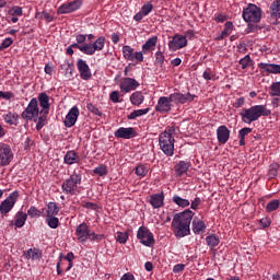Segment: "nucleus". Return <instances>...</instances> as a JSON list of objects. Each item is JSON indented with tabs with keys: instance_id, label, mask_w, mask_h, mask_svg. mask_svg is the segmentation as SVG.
Returning a JSON list of instances; mask_svg holds the SVG:
<instances>
[{
	"instance_id": "1",
	"label": "nucleus",
	"mask_w": 280,
	"mask_h": 280,
	"mask_svg": "<svg viewBox=\"0 0 280 280\" xmlns=\"http://www.w3.org/2000/svg\"><path fill=\"white\" fill-rule=\"evenodd\" d=\"M194 211L187 209L176 213L172 221L175 237H187L191 233V220H194Z\"/></svg>"
},
{
	"instance_id": "2",
	"label": "nucleus",
	"mask_w": 280,
	"mask_h": 280,
	"mask_svg": "<svg viewBox=\"0 0 280 280\" xmlns=\"http://www.w3.org/2000/svg\"><path fill=\"white\" fill-rule=\"evenodd\" d=\"M268 115H270V110L265 105H254L241 112V118L244 124H253L259 117H268Z\"/></svg>"
},
{
	"instance_id": "3",
	"label": "nucleus",
	"mask_w": 280,
	"mask_h": 280,
	"mask_svg": "<svg viewBox=\"0 0 280 280\" xmlns=\"http://www.w3.org/2000/svg\"><path fill=\"white\" fill-rule=\"evenodd\" d=\"M176 132V129L174 127L168 128L164 132H161L159 136V145L162 150L163 154L166 156H174V133Z\"/></svg>"
},
{
	"instance_id": "4",
	"label": "nucleus",
	"mask_w": 280,
	"mask_h": 280,
	"mask_svg": "<svg viewBox=\"0 0 280 280\" xmlns=\"http://www.w3.org/2000/svg\"><path fill=\"white\" fill-rule=\"evenodd\" d=\"M75 235L82 244L88 240H90V242H102V240H104V234H95V232H91L86 223H81L77 226Z\"/></svg>"
},
{
	"instance_id": "5",
	"label": "nucleus",
	"mask_w": 280,
	"mask_h": 280,
	"mask_svg": "<svg viewBox=\"0 0 280 280\" xmlns=\"http://www.w3.org/2000/svg\"><path fill=\"white\" fill-rule=\"evenodd\" d=\"M81 183L82 176L78 173H74L63 182L61 189L63 194H70V196H75V194H80L78 185H80Z\"/></svg>"
},
{
	"instance_id": "6",
	"label": "nucleus",
	"mask_w": 280,
	"mask_h": 280,
	"mask_svg": "<svg viewBox=\"0 0 280 280\" xmlns=\"http://www.w3.org/2000/svg\"><path fill=\"white\" fill-rule=\"evenodd\" d=\"M243 19L245 23H259L261 21V8L256 4H248L243 10Z\"/></svg>"
},
{
	"instance_id": "7",
	"label": "nucleus",
	"mask_w": 280,
	"mask_h": 280,
	"mask_svg": "<svg viewBox=\"0 0 280 280\" xmlns=\"http://www.w3.org/2000/svg\"><path fill=\"white\" fill-rule=\"evenodd\" d=\"M106 46V37L100 36L93 44H85V47H81L80 51L85 56H93L95 51H102Z\"/></svg>"
},
{
	"instance_id": "8",
	"label": "nucleus",
	"mask_w": 280,
	"mask_h": 280,
	"mask_svg": "<svg viewBox=\"0 0 280 280\" xmlns=\"http://www.w3.org/2000/svg\"><path fill=\"white\" fill-rule=\"evenodd\" d=\"M137 237L142 246H147L148 248L154 246V234H152L148 228L140 226L137 232Z\"/></svg>"
},
{
	"instance_id": "9",
	"label": "nucleus",
	"mask_w": 280,
	"mask_h": 280,
	"mask_svg": "<svg viewBox=\"0 0 280 280\" xmlns=\"http://www.w3.org/2000/svg\"><path fill=\"white\" fill-rule=\"evenodd\" d=\"M39 115L40 110L38 109V101L36 98H32L25 110L22 113V118L32 121Z\"/></svg>"
},
{
	"instance_id": "10",
	"label": "nucleus",
	"mask_w": 280,
	"mask_h": 280,
	"mask_svg": "<svg viewBox=\"0 0 280 280\" xmlns=\"http://www.w3.org/2000/svg\"><path fill=\"white\" fill-rule=\"evenodd\" d=\"M16 200H19V191L11 192L7 199L0 203V213L2 215L10 213L12 209H14V205H16Z\"/></svg>"
},
{
	"instance_id": "11",
	"label": "nucleus",
	"mask_w": 280,
	"mask_h": 280,
	"mask_svg": "<svg viewBox=\"0 0 280 280\" xmlns=\"http://www.w3.org/2000/svg\"><path fill=\"white\" fill-rule=\"evenodd\" d=\"M12 159H14V153L12 152V148L9 144L0 143V165L1 167H5L12 163Z\"/></svg>"
},
{
	"instance_id": "12",
	"label": "nucleus",
	"mask_w": 280,
	"mask_h": 280,
	"mask_svg": "<svg viewBox=\"0 0 280 280\" xmlns=\"http://www.w3.org/2000/svg\"><path fill=\"white\" fill-rule=\"evenodd\" d=\"M82 7V1L81 0H74L70 2H66L61 4L58 8V14H71V12H75V10H80Z\"/></svg>"
},
{
	"instance_id": "13",
	"label": "nucleus",
	"mask_w": 280,
	"mask_h": 280,
	"mask_svg": "<svg viewBox=\"0 0 280 280\" xmlns=\"http://www.w3.org/2000/svg\"><path fill=\"white\" fill-rule=\"evenodd\" d=\"M183 47H187V37L176 34L172 40L168 42V48L171 51H178V49H183Z\"/></svg>"
},
{
	"instance_id": "14",
	"label": "nucleus",
	"mask_w": 280,
	"mask_h": 280,
	"mask_svg": "<svg viewBox=\"0 0 280 280\" xmlns=\"http://www.w3.org/2000/svg\"><path fill=\"white\" fill-rule=\"evenodd\" d=\"M137 89H139V83L137 82V80H135L132 78H125L120 82L121 93H130L132 91H137Z\"/></svg>"
},
{
	"instance_id": "15",
	"label": "nucleus",
	"mask_w": 280,
	"mask_h": 280,
	"mask_svg": "<svg viewBox=\"0 0 280 280\" xmlns=\"http://www.w3.org/2000/svg\"><path fill=\"white\" fill-rule=\"evenodd\" d=\"M155 110L158 113H170L172 110V98L171 96H162L159 98L158 104L155 106Z\"/></svg>"
},
{
	"instance_id": "16",
	"label": "nucleus",
	"mask_w": 280,
	"mask_h": 280,
	"mask_svg": "<svg viewBox=\"0 0 280 280\" xmlns=\"http://www.w3.org/2000/svg\"><path fill=\"white\" fill-rule=\"evenodd\" d=\"M77 68L80 73L81 80H91V68L89 67V63H86L85 60L79 59L77 62Z\"/></svg>"
},
{
	"instance_id": "17",
	"label": "nucleus",
	"mask_w": 280,
	"mask_h": 280,
	"mask_svg": "<svg viewBox=\"0 0 280 280\" xmlns=\"http://www.w3.org/2000/svg\"><path fill=\"white\" fill-rule=\"evenodd\" d=\"M78 117H80V109L77 106H73L67 114L65 118V126L67 128H72L75 126V121H78Z\"/></svg>"
},
{
	"instance_id": "18",
	"label": "nucleus",
	"mask_w": 280,
	"mask_h": 280,
	"mask_svg": "<svg viewBox=\"0 0 280 280\" xmlns=\"http://www.w3.org/2000/svg\"><path fill=\"white\" fill-rule=\"evenodd\" d=\"M171 102L173 104H187V102H194V98L196 95L188 94H182V93H173L170 95Z\"/></svg>"
},
{
	"instance_id": "19",
	"label": "nucleus",
	"mask_w": 280,
	"mask_h": 280,
	"mask_svg": "<svg viewBox=\"0 0 280 280\" xmlns=\"http://www.w3.org/2000/svg\"><path fill=\"white\" fill-rule=\"evenodd\" d=\"M152 10H154V4H152V2H147L141 7L140 12L136 13L133 16V21H142L143 16H148V14H150L152 12Z\"/></svg>"
},
{
	"instance_id": "20",
	"label": "nucleus",
	"mask_w": 280,
	"mask_h": 280,
	"mask_svg": "<svg viewBox=\"0 0 280 280\" xmlns=\"http://www.w3.org/2000/svg\"><path fill=\"white\" fill-rule=\"evenodd\" d=\"M114 136L117 139H132L135 137V128L120 127L115 131Z\"/></svg>"
},
{
	"instance_id": "21",
	"label": "nucleus",
	"mask_w": 280,
	"mask_h": 280,
	"mask_svg": "<svg viewBox=\"0 0 280 280\" xmlns=\"http://www.w3.org/2000/svg\"><path fill=\"white\" fill-rule=\"evenodd\" d=\"M217 137H218L219 143L224 144L226 143V141H229V138L231 137V131L226 126H220L217 129Z\"/></svg>"
},
{
	"instance_id": "22",
	"label": "nucleus",
	"mask_w": 280,
	"mask_h": 280,
	"mask_svg": "<svg viewBox=\"0 0 280 280\" xmlns=\"http://www.w3.org/2000/svg\"><path fill=\"white\" fill-rule=\"evenodd\" d=\"M164 200L165 196H163V194H154L151 195L149 198V202L153 207V209H161V207H163Z\"/></svg>"
},
{
	"instance_id": "23",
	"label": "nucleus",
	"mask_w": 280,
	"mask_h": 280,
	"mask_svg": "<svg viewBox=\"0 0 280 280\" xmlns=\"http://www.w3.org/2000/svg\"><path fill=\"white\" fill-rule=\"evenodd\" d=\"M39 105L43 107L40 115H49V96L46 93L38 95Z\"/></svg>"
},
{
	"instance_id": "24",
	"label": "nucleus",
	"mask_w": 280,
	"mask_h": 280,
	"mask_svg": "<svg viewBox=\"0 0 280 280\" xmlns=\"http://www.w3.org/2000/svg\"><path fill=\"white\" fill-rule=\"evenodd\" d=\"M60 211V208H58V205L56 202H49L47 207L44 208V215L45 218H52L58 215Z\"/></svg>"
},
{
	"instance_id": "25",
	"label": "nucleus",
	"mask_w": 280,
	"mask_h": 280,
	"mask_svg": "<svg viewBox=\"0 0 280 280\" xmlns=\"http://www.w3.org/2000/svg\"><path fill=\"white\" fill-rule=\"evenodd\" d=\"M205 231H207V224H205L198 217H195L192 220V232L196 235H200V233H205Z\"/></svg>"
},
{
	"instance_id": "26",
	"label": "nucleus",
	"mask_w": 280,
	"mask_h": 280,
	"mask_svg": "<svg viewBox=\"0 0 280 280\" xmlns=\"http://www.w3.org/2000/svg\"><path fill=\"white\" fill-rule=\"evenodd\" d=\"M66 165H74V163H80V155L75 151H68L63 158Z\"/></svg>"
},
{
	"instance_id": "27",
	"label": "nucleus",
	"mask_w": 280,
	"mask_h": 280,
	"mask_svg": "<svg viewBox=\"0 0 280 280\" xmlns=\"http://www.w3.org/2000/svg\"><path fill=\"white\" fill-rule=\"evenodd\" d=\"M259 69L262 71H266L267 73H280V65H275V63H259L258 65Z\"/></svg>"
},
{
	"instance_id": "28",
	"label": "nucleus",
	"mask_w": 280,
	"mask_h": 280,
	"mask_svg": "<svg viewBox=\"0 0 280 280\" xmlns=\"http://www.w3.org/2000/svg\"><path fill=\"white\" fill-rule=\"evenodd\" d=\"M130 103L133 105V106H141V104H143L145 97L143 96V93L142 92H133L130 97Z\"/></svg>"
},
{
	"instance_id": "29",
	"label": "nucleus",
	"mask_w": 280,
	"mask_h": 280,
	"mask_svg": "<svg viewBox=\"0 0 280 280\" xmlns=\"http://www.w3.org/2000/svg\"><path fill=\"white\" fill-rule=\"evenodd\" d=\"M191 167V163L187 161H180L176 166H175V172L177 176H183V174H187V170Z\"/></svg>"
},
{
	"instance_id": "30",
	"label": "nucleus",
	"mask_w": 280,
	"mask_h": 280,
	"mask_svg": "<svg viewBox=\"0 0 280 280\" xmlns=\"http://www.w3.org/2000/svg\"><path fill=\"white\" fill-rule=\"evenodd\" d=\"M25 222H27V213H24L23 211H19L15 214V222L14 225L18 229H23V226H25Z\"/></svg>"
},
{
	"instance_id": "31",
	"label": "nucleus",
	"mask_w": 280,
	"mask_h": 280,
	"mask_svg": "<svg viewBox=\"0 0 280 280\" xmlns=\"http://www.w3.org/2000/svg\"><path fill=\"white\" fill-rule=\"evenodd\" d=\"M158 40H159V37H156V36L150 37L145 42V44L142 46V51L144 54H148V51H153L154 47H156Z\"/></svg>"
},
{
	"instance_id": "32",
	"label": "nucleus",
	"mask_w": 280,
	"mask_h": 280,
	"mask_svg": "<svg viewBox=\"0 0 280 280\" xmlns=\"http://www.w3.org/2000/svg\"><path fill=\"white\" fill-rule=\"evenodd\" d=\"M3 119L5 124H9L10 126H16L19 124V114L9 112L3 115Z\"/></svg>"
},
{
	"instance_id": "33",
	"label": "nucleus",
	"mask_w": 280,
	"mask_h": 280,
	"mask_svg": "<svg viewBox=\"0 0 280 280\" xmlns=\"http://www.w3.org/2000/svg\"><path fill=\"white\" fill-rule=\"evenodd\" d=\"M269 14L273 19H280V0H276L271 3Z\"/></svg>"
},
{
	"instance_id": "34",
	"label": "nucleus",
	"mask_w": 280,
	"mask_h": 280,
	"mask_svg": "<svg viewBox=\"0 0 280 280\" xmlns=\"http://www.w3.org/2000/svg\"><path fill=\"white\" fill-rule=\"evenodd\" d=\"M25 259H39L42 257L40 250L36 248H30L28 250L23 253Z\"/></svg>"
},
{
	"instance_id": "35",
	"label": "nucleus",
	"mask_w": 280,
	"mask_h": 280,
	"mask_svg": "<svg viewBox=\"0 0 280 280\" xmlns=\"http://www.w3.org/2000/svg\"><path fill=\"white\" fill-rule=\"evenodd\" d=\"M47 115L48 114H39V117L37 116L33 121L36 122V130H43L45 127V124H47Z\"/></svg>"
},
{
	"instance_id": "36",
	"label": "nucleus",
	"mask_w": 280,
	"mask_h": 280,
	"mask_svg": "<svg viewBox=\"0 0 280 280\" xmlns=\"http://www.w3.org/2000/svg\"><path fill=\"white\" fill-rule=\"evenodd\" d=\"M150 113V108L144 109H136L127 116V119H137V117H143V115H148Z\"/></svg>"
},
{
	"instance_id": "37",
	"label": "nucleus",
	"mask_w": 280,
	"mask_h": 280,
	"mask_svg": "<svg viewBox=\"0 0 280 280\" xmlns=\"http://www.w3.org/2000/svg\"><path fill=\"white\" fill-rule=\"evenodd\" d=\"M173 202L177 205V207H182L183 209H185V207H189L190 205L189 199L182 198L178 195H175L173 197Z\"/></svg>"
},
{
	"instance_id": "38",
	"label": "nucleus",
	"mask_w": 280,
	"mask_h": 280,
	"mask_svg": "<svg viewBox=\"0 0 280 280\" xmlns=\"http://www.w3.org/2000/svg\"><path fill=\"white\" fill-rule=\"evenodd\" d=\"M122 56L125 60H129L131 62L133 56H135V49L130 46H124L122 47Z\"/></svg>"
},
{
	"instance_id": "39",
	"label": "nucleus",
	"mask_w": 280,
	"mask_h": 280,
	"mask_svg": "<svg viewBox=\"0 0 280 280\" xmlns=\"http://www.w3.org/2000/svg\"><path fill=\"white\" fill-rule=\"evenodd\" d=\"M206 242L210 248H215L220 244V238L215 235H209L206 237Z\"/></svg>"
},
{
	"instance_id": "40",
	"label": "nucleus",
	"mask_w": 280,
	"mask_h": 280,
	"mask_svg": "<svg viewBox=\"0 0 280 280\" xmlns=\"http://www.w3.org/2000/svg\"><path fill=\"white\" fill-rule=\"evenodd\" d=\"M36 19H40L42 21H46V23H51L54 21V15L47 13V12H37L36 13Z\"/></svg>"
},
{
	"instance_id": "41",
	"label": "nucleus",
	"mask_w": 280,
	"mask_h": 280,
	"mask_svg": "<svg viewBox=\"0 0 280 280\" xmlns=\"http://www.w3.org/2000/svg\"><path fill=\"white\" fill-rule=\"evenodd\" d=\"M270 95H271V97H275V96L280 97V81L273 82L271 84Z\"/></svg>"
},
{
	"instance_id": "42",
	"label": "nucleus",
	"mask_w": 280,
	"mask_h": 280,
	"mask_svg": "<svg viewBox=\"0 0 280 280\" xmlns=\"http://www.w3.org/2000/svg\"><path fill=\"white\" fill-rule=\"evenodd\" d=\"M46 222L49 229H58L60 224V220H58L56 217H46Z\"/></svg>"
},
{
	"instance_id": "43",
	"label": "nucleus",
	"mask_w": 280,
	"mask_h": 280,
	"mask_svg": "<svg viewBox=\"0 0 280 280\" xmlns=\"http://www.w3.org/2000/svg\"><path fill=\"white\" fill-rule=\"evenodd\" d=\"M233 32V22H226L224 30L221 33L220 38H226V36H230V34Z\"/></svg>"
},
{
	"instance_id": "44",
	"label": "nucleus",
	"mask_w": 280,
	"mask_h": 280,
	"mask_svg": "<svg viewBox=\"0 0 280 280\" xmlns=\"http://www.w3.org/2000/svg\"><path fill=\"white\" fill-rule=\"evenodd\" d=\"M279 199L271 200L269 203L266 206V210L268 213H271V211H277L279 209Z\"/></svg>"
},
{
	"instance_id": "45",
	"label": "nucleus",
	"mask_w": 280,
	"mask_h": 280,
	"mask_svg": "<svg viewBox=\"0 0 280 280\" xmlns=\"http://www.w3.org/2000/svg\"><path fill=\"white\" fill-rule=\"evenodd\" d=\"M116 242H119V244H126L128 242V232H117Z\"/></svg>"
},
{
	"instance_id": "46",
	"label": "nucleus",
	"mask_w": 280,
	"mask_h": 280,
	"mask_svg": "<svg viewBox=\"0 0 280 280\" xmlns=\"http://www.w3.org/2000/svg\"><path fill=\"white\" fill-rule=\"evenodd\" d=\"M278 172H279V164L278 163L271 164L268 172L269 178H275Z\"/></svg>"
},
{
	"instance_id": "47",
	"label": "nucleus",
	"mask_w": 280,
	"mask_h": 280,
	"mask_svg": "<svg viewBox=\"0 0 280 280\" xmlns=\"http://www.w3.org/2000/svg\"><path fill=\"white\" fill-rule=\"evenodd\" d=\"M163 62H165V55H163L161 50H158L155 52V65H158L159 67H163Z\"/></svg>"
},
{
	"instance_id": "48",
	"label": "nucleus",
	"mask_w": 280,
	"mask_h": 280,
	"mask_svg": "<svg viewBox=\"0 0 280 280\" xmlns=\"http://www.w3.org/2000/svg\"><path fill=\"white\" fill-rule=\"evenodd\" d=\"M136 174H137V176H141V177L148 176V166H145V165H138L136 167Z\"/></svg>"
},
{
	"instance_id": "49",
	"label": "nucleus",
	"mask_w": 280,
	"mask_h": 280,
	"mask_svg": "<svg viewBox=\"0 0 280 280\" xmlns=\"http://www.w3.org/2000/svg\"><path fill=\"white\" fill-rule=\"evenodd\" d=\"M94 174H97L98 176H106V174H108V168L106 165H100L94 168Z\"/></svg>"
},
{
	"instance_id": "50",
	"label": "nucleus",
	"mask_w": 280,
	"mask_h": 280,
	"mask_svg": "<svg viewBox=\"0 0 280 280\" xmlns=\"http://www.w3.org/2000/svg\"><path fill=\"white\" fill-rule=\"evenodd\" d=\"M27 215H30V218H36V217L40 215V210H38L36 207L32 206L27 211Z\"/></svg>"
},
{
	"instance_id": "51",
	"label": "nucleus",
	"mask_w": 280,
	"mask_h": 280,
	"mask_svg": "<svg viewBox=\"0 0 280 280\" xmlns=\"http://www.w3.org/2000/svg\"><path fill=\"white\" fill-rule=\"evenodd\" d=\"M109 100L114 103V104H119V102H121V100H119V91H113L109 94Z\"/></svg>"
},
{
	"instance_id": "52",
	"label": "nucleus",
	"mask_w": 280,
	"mask_h": 280,
	"mask_svg": "<svg viewBox=\"0 0 280 280\" xmlns=\"http://www.w3.org/2000/svg\"><path fill=\"white\" fill-rule=\"evenodd\" d=\"M238 62H240L242 69H246V67H248L250 65V56L246 55Z\"/></svg>"
},
{
	"instance_id": "53",
	"label": "nucleus",
	"mask_w": 280,
	"mask_h": 280,
	"mask_svg": "<svg viewBox=\"0 0 280 280\" xmlns=\"http://www.w3.org/2000/svg\"><path fill=\"white\" fill-rule=\"evenodd\" d=\"M143 62V52L135 51L131 62Z\"/></svg>"
},
{
	"instance_id": "54",
	"label": "nucleus",
	"mask_w": 280,
	"mask_h": 280,
	"mask_svg": "<svg viewBox=\"0 0 280 280\" xmlns=\"http://www.w3.org/2000/svg\"><path fill=\"white\" fill-rule=\"evenodd\" d=\"M12 16H23V9L21 7H13L11 9Z\"/></svg>"
},
{
	"instance_id": "55",
	"label": "nucleus",
	"mask_w": 280,
	"mask_h": 280,
	"mask_svg": "<svg viewBox=\"0 0 280 280\" xmlns=\"http://www.w3.org/2000/svg\"><path fill=\"white\" fill-rule=\"evenodd\" d=\"M250 132H253V129H252V128H248V127H245V128H243V129H241V130L238 131V137H243V138L246 139V136H247V135H250Z\"/></svg>"
},
{
	"instance_id": "56",
	"label": "nucleus",
	"mask_w": 280,
	"mask_h": 280,
	"mask_svg": "<svg viewBox=\"0 0 280 280\" xmlns=\"http://www.w3.org/2000/svg\"><path fill=\"white\" fill-rule=\"evenodd\" d=\"M13 40L12 38L8 37L5 38L1 45H0V49H8V47H10V45H12Z\"/></svg>"
},
{
	"instance_id": "57",
	"label": "nucleus",
	"mask_w": 280,
	"mask_h": 280,
	"mask_svg": "<svg viewBox=\"0 0 280 280\" xmlns=\"http://www.w3.org/2000/svg\"><path fill=\"white\" fill-rule=\"evenodd\" d=\"M213 78H215V74H213V72H211L210 69H208L203 72L205 80H213Z\"/></svg>"
},
{
	"instance_id": "58",
	"label": "nucleus",
	"mask_w": 280,
	"mask_h": 280,
	"mask_svg": "<svg viewBox=\"0 0 280 280\" xmlns=\"http://www.w3.org/2000/svg\"><path fill=\"white\" fill-rule=\"evenodd\" d=\"M200 198H195V200L191 201L190 207L191 209H194V211H196L198 209V207L200 206Z\"/></svg>"
},
{
	"instance_id": "59",
	"label": "nucleus",
	"mask_w": 280,
	"mask_h": 280,
	"mask_svg": "<svg viewBox=\"0 0 280 280\" xmlns=\"http://www.w3.org/2000/svg\"><path fill=\"white\" fill-rule=\"evenodd\" d=\"M217 23H224L226 21V15L219 13L214 16Z\"/></svg>"
},
{
	"instance_id": "60",
	"label": "nucleus",
	"mask_w": 280,
	"mask_h": 280,
	"mask_svg": "<svg viewBox=\"0 0 280 280\" xmlns=\"http://www.w3.org/2000/svg\"><path fill=\"white\" fill-rule=\"evenodd\" d=\"M270 223H271V221L269 218H264L260 220V224H261L262 229H268V226H270Z\"/></svg>"
},
{
	"instance_id": "61",
	"label": "nucleus",
	"mask_w": 280,
	"mask_h": 280,
	"mask_svg": "<svg viewBox=\"0 0 280 280\" xmlns=\"http://www.w3.org/2000/svg\"><path fill=\"white\" fill-rule=\"evenodd\" d=\"M183 270H185V265L183 264L175 265L173 268V272L175 273L183 272Z\"/></svg>"
},
{
	"instance_id": "62",
	"label": "nucleus",
	"mask_w": 280,
	"mask_h": 280,
	"mask_svg": "<svg viewBox=\"0 0 280 280\" xmlns=\"http://www.w3.org/2000/svg\"><path fill=\"white\" fill-rule=\"evenodd\" d=\"M244 102H245L244 97L237 98L236 102H235V107L236 108H242V106H244Z\"/></svg>"
},
{
	"instance_id": "63",
	"label": "nucleus",
	"mask_w": 280,
	"mask_h": 280,
	"mask_svg": "<svg viewBox=\"0 0 280 280\" xmlns=\"http://www.w3.org/2000/svg\"><path fill=\"white\" fill-rule=\"evenodd\" d=\"M120 280H135V276L130 272L122 275Z\"/></svg>"
},
{
	"instance_id": "64",
	"label": "nucleus",
	"mask_w": 280,
	"mask_h": 280,
	"mask_svg": "<svg viewBox=\"0 0 280 280\" xmlns=\"http://www.w3.org/2000/svg\"><path fill=\"white\" fill-rule=\"evenodd\" d=\"M86 42V36L85 35H78L77 36V43L79 45H82V43H85Z\"/></svg>"
}]
</instances>
